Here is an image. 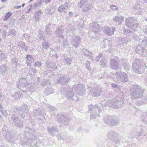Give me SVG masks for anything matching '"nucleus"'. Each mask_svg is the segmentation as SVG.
Instances as JSON below:
<instances>
[{
    "mask_svg": "<svg viewBox=\"0 0 147 147\" xmlns=\"http://www.w3.org/2000/svg\"><path fill=\"white\" fill-rule=\"evenodd\" d=\"M100 64L102 67L106 66L107 63L106 61H105V58H102V60L100 62Z\"/></svg>",
    "mask_w": 147,
    "mask_h": 147,
    "instance_id": "47",
    "label": "nucleus"
},
{
    "mask_svg": "<svg viewBox=\"0 0 147 147\" xmlns=\"http://www.w3.org/2000/svg\"><path fill=\"white\" fill-rule=\"evenodd\" d=\"M135 51L136 53H137L139 54L143 55L145 56V54L144 53L147 54L146 53V50L144 49V48L141 45H138L136 47V49L135 50Z\"/></svg>",
    "mask_w": 147,
    "mask_h": 147,
    "instance_id": "19",
    "label": "nucleus"
},
{
    "mask_svg": "<svg viewBox=\"0 0 147 147\" xmlns=\"http://www.w3.org/2000/svg\"><path fill=\"white\" fill-rule=\"evenodd\" d=\"M69 43L68 42V40L67 39H65L63 41V45L64 47H67L69 46Z\"/></svg>",
    "mask_w": 147,
    "mask_h": 147,
    "instance_id": "44",
    "label": "nucleus"
},
{
    "mask_svg": "<svg viewBox=\"0 0 147 147\" xmlns=\"http://www.w3.org/2000/svg\"><path fill=\"white\" fill-rule=\"evenodd\" d=\"M11 13L10 12H8L7 13L4 18V20L5 21L7 20V19L11 16Z\"/></svg>",
    "mask_w": 147,
    "mask_h": 147,
    "instance_id": "57",
    "label": "nucleus"
},
{
    "mask_svg": "<svg viewBox=\"0 0 147 147\" xmlns=\"http://www.w3.org/2000/svg\"><path fill=\"white\" fill-rule=\"evenodd\" d=\"M144 132V130L143 129H141L139 131H138L137 134L134 135V136H132V137L133 138L135 137L137 138V137H138V138H139L141 136L142 134H143Z\"/></svg>",
    "mask_w": 147,
    "mask_h": 147,
    "instance_id": "34",
    "label": "nucleus"
},
{
    "mask_svg": "<svg viewBox=\"0 0 147 147\" xmlns=\"http://www.w3.org/2000/svg\"><path fill=\"white\" fill-rule=\"evenodd\" d=\"M111 9L114 11H116L117 10V9L116 7L114 5H112L110 7Z\"/></svg>",
    "mask_w": 147,
    "mask_h": 147,
    "instance_id": "58",
    "label": "nucleus"
},
{
    "mask_svg": "<svg viewBox=\"0 0 147 147\" xmlns=\"http://www.w3.org/2000/svg\"><path fill=\"white\" fill-rule=\"evenodd\" d=\"M38 36L40 39H44V37L43 36V33L41 30H38Z\"/></svg>",
    "mask_w": 147,
    "mask_h": 147,
    "instance_id": "45",
    "label": "nucleus"
},
{
    "mask_svg": "<svg viewBox=\"0 0 147 147\" xmlns=\"http://www.w3.org/2000/svg\"><path fill=\"white\" fill-rule=\"evenodd\" d=\"M42 46L43 48L47 49L50 47V45L48 41L44 40L42 43Z\"/></svg>",
    "mask_w": 147,
    "mask_h": 147,
    "instance_id": "33",
    "label": "nucleus"
},
{
    "mask_svg": "<svg viewBox=\"0 0 147 147\" xmlns=\"http://www.w3.org/2000/svg\"><path fill=\"white\" fill-rule=\"evenodd\" d=\"M26 58L27 59L26 63L28 66H31L32 60H33V57L31 55H29L26 56Z\"/></svg>",
    "mask_w": 147,
    "mask_h": 147,
    "instance_id": "26",
    "label": "nucleus"
},
{
    "mask_svg": "<svg viewBox=\"0 0 147 147\" xmlns=\"http://www.w3.org/2000/svg\"><path fill=\"white\" fill-rule=\"evenodd\" d=\"M46 115V113L44 111H42V113H40L39 118L38 119L40 120H44L45 119V116Z\"/></svg>",
    "mask_w": 147,
    "mask_h": 147,
    "instance_id": "35",
    "label": "nucleus"
},
{
    "mask_svg": "<svg viewBox=\"0 0 147 147\" xmlns=\"http://www.w3.org/2000/svg\"><path fill=\"white\" fill-rule=\"evenodd\" d=\"M63 28V27H59L57 28L55 32V34L57 35L58 37H59V42H60L62 39H63L64 37V36L62 35L64 32Z\"/></svg>",
    "mask_w": 147,
    "mask_h": 147,
    "instance_id": "15",
    "label": "nucleus"
},
{
    "mask_svg": "<svg viewBox=\"0 0 147 147\" xmlns=\"http://www.w3.org/2000/svg\"><path fill=\"white\" fill-rule=\"evenodd\" d=\"M44 110H42L39 109H37L34 111V115L35 116H39L40 115V113H42V111Z\"/></svg>",
    "mask_w": 147,
    "mask_h": 147,
    "instance_id": "39",
    "label": "nucleus"
},
{
    "mask_svg": "<svg viewBox=\"0 0 147 147\" xmlns=\"http://www.w3.org/2000/svg\"><path fill=\"white\" fill-rule=\"evenodd\" d=\"M48 129L49 134L53 136H55L56 134L55 133L58 131V130L57 128L54 126H53L51 128H48Z\"/></svg>",
    "mask_w": 147,
    "mask_h": 147,
    "instance_id": "22",
    "label": "nucleus"
},
{
    "mask_svg": "<svg viewBox=\"0 0 147 147\" xmlns=\"http://www.w3.org/2000/svg\"><path fill=\"white\" fill-rule=\"evenodd\" d=\"M136 104L138 105L147 104V96L143 97L139 102H136Z\"/></svg>",
    "mask_w": 147,
    "mask_h": 147,
    "instance_id": "27",
    "label": "nucleus"
},
{
    "mask_svg": "<svg viewBox=\"0 0 147 147\" xmlns=\"http://www.w3.org/2000/svg\"><path fill=\"white\" fill-rule=\"evenodd\" d=\"M58 121L60 123L67 125L69 122V118L64 115H57Z\"/></svg>",
    "mask_w": 147,
    "mask_h": 147,
    "instance_id": "17",
    "label": "nucleus"
},
{
    "mask_svg": "<svg viewBox=\"0 0 147 147\" xmlns=\"http://www.w3.org/2000/svg\"><path fill=\"white\" fill-rule=\"evenodd\" d=\"M4 136L6 139L7 140L9 143H14L15 142V137L14 136L13 134L12 133L10 134L7 132V133L5 131L3 130V131Z\"/></svg>",
    "mask_w": 147,
    "mask_h": 147,
    "instance_id": "11",
    "label": "nucleus"
},
{
    "mask_svg": "<svg viewBox=\"0 0 147 147\" xmlns=\"http://www.w3.org/2000/svg\"><path fill=\"white\" fill-rule=\"evenodd\" d=\"M26 88L27 90H24L23 89H22V91L23 92H26L28 91H29L30 92H34L35 90L34 88V87L31 86V84H30V85H29V86H28L27 88Z\"/></svg>",
    "mask_w": 147,
    "mask_h": 147,
    "instance_id": "29",
    "label": "nucleus"
},
{
    "mask_svg": "<svg viewBox=\"0 0 147 147\" xmlns=\"http://www.w3.org/2000/svg\"><path fill=\"white\" fill-rule=\"evenodd\" d=\"M48 81L47 80H43L41 84L43 86H45V85L48 84Z\"/></svg>",
    "mask_w": 147,
    "mask_h": 147,
    "instance_id": "62",
    "label": "nucleus"
},
{
    "mask_svg": "<svg viewBox=\"0 0 147 147\" xmlns=\"http://www.w3.org/2000/svg\"><path fill=\"white\" fill-rule=\"evenodd\" d=\"M21 108L19 107H16L13 109V111L16 113H18L19 114L20 112H22V111L21 110Z\"/></svg>",
    "mask_w": 147,
    "mask_h": 147,
    "instance_id": "49",
    "label": "nucleus"
},
{
    "mask_svg": "<svg viewBox=\"0 0 147 147\" xmlns=\"http://www.w3.org/2000/svg\"><path fill=\"white\" fill-rule=\"evenodd\" d=\"M11 120L13 121L14 124L16 123V122H17L18 121H19V120L18 117L14 115H13L11 116Z\"/></svg>",
    "mask_w": 147,
    "mask_h": 147,
    "instance_id": "36",
    "label": "nucleus"
},
{
    "mask_svg": "<svg viewBox=\"0 0 147 147\" xmlns=\"http://www.w3.org/2000/svg\"><path fill=\"white\" fill-rule=\"evenodd\" d=\"M143 30L144 32L147 34V26H144L143 27Z\"/></svg>",
    "mask_w": 147,
    "mask_h": 147,
    "instance_id": "64",
    "label": "nucleus"
},
{
    "mask_svg": "<svg viewBox=\"0 0 147 147\" xmlns=\"http://www.w3.org/2000/svg\"><path fill=\"white\" fill-rule=\"evenodd\" d=\"M89 26L90 30L95 33L98 32L100 30L99 24L95 22L90 24Z\"/></svg>",
    "mask_w": 147,
    "mask_h": 147,
    "instance_id": "16",
    "label": "nucleus"
},
{
    "mask_svg": "<svg viewBox=\"0 0 147 147\" xmlns=\"http://www.w3.org/2000/svg\"><path fill=\"white\" fill-rule=\"evenodd\" d=\"M30 85V81H28L24 78H21L18 82L17 86L18 88L22 89L23 88H26Z\"/></svg>",
    "mask_w": 147,
    "mask_h": 147,
    "instance_id": "7",
    "label": "nucleus"
},
{
    "mask_svg": "<svg viewBox=\"0 0 147 147\" xmlns=\"http://www.w3.org/2000/svg\"><path fill=\"white\" fill-rule=\"evenodd\" d=\"M142 44L144 45L147 46V38H145L142 40Z\"/></svg>",
    "mask_w": 147,
    "mask_h": 147,
    "instance_id": "56",
    "label": "nucleus"
},
{
    "mask_svg": "<svg viewBox=\"0 0 147 147\" xmlns=\"http://www.w3.org/2000/svg\"><path fill=\"white\" fill-rule=\"evenodd\" d=\"M96 114V115L94 113L90 115V118L91 119H94L97 116L99 117L100 116V114H98V113H96V112H94Z\"/></svg>",
    "mask_w": 147,
    "mask_h": 147,
    "instance_id": "43",
    "label": "nucleus"
},
{
    "mask_svg": "<svg viewBox=\"0 0 147 147\" xmlns=\"http://www.w3.org/2000/svg\"><path fill=\"white\" fill-rule=\"evenodd\" d=\"M88 108L90 111L93 110V109H94L95 110L96 112L98 111L99 113H100L101 111L100 107L97 105H96L95 106L93 105H90L89 106Z\"/></svg>",
    "mask_w": 147,
    "mask_h": 147,
    "instance_id": "24",
    "label": "nucleus"
},
{
    "mask_svg": "<svg viewBox=\"0 0 147 147\" xmlns=\"http://www.w3.org/2000/svg\"><path fill=\"white\" fill-rule=\"evenodd\" d=\"M82 54L85 56L87 58H90L91 60L93 59L92 57V53L88 50L84 49L82 50Z\"/></svg>",
    "mask_w": 147,
    "mask_h": 147,
    "instance_id": "20",
    "label": "nucleus"
},
{
    "mask_svg": "<svg viewBox=\"0 0 147 147\" xmlns=\"http://www.w3.org/2000/svg\"><path fill=\"white\" fill-rule=\"evenodd\" d=\"M14 124L19 127H22L23 126V123L22 121H21L20 120Z\"/></svg>",
    "mask_w": 147,
    "mask_h": 147,
    "instance_id": "51",
    "label": "nucleus"
},
{
    "mask_svg": "<svg viewBox=\"0 0 147 147\" xmlns=\"http://www.w3.org/2000/svg\"><path fill=\"white\" fill-rule=\"evenodd\" d=\"M64 61L67 64H70L72 61V60L69 58L66 57L64 58Z\"/></svg>",
    "mask_w": 147,
    "mask_h": 147,
    "instance_id": "52",
    "label": "nucleus"
},
{
    "mask_svg": "<svg viewBox=\"0 0 147 147\" xmlns=\"http://www.w3.org/2000/svg\"><path fill=\"white\" fill-rule=\"evenodd\" d=\"M123 66L126 71H128L129 70L130 68L129 65L127 60H125L123 63Z\"/></svg>",
    "mask_w": 147,
    "mask_h": 147,
    "instance_id": "30",
    "label": "nucleus"
},
{
    "mask_svg": "<svg viewBox=\"0 0 147 147\" xmlns=\"http://www.w3.org/2000/svg\"><path fill=\"white\" fill-rule=\"evenodd\" d=\"M7 70L6 65H3L1 66H0V71L2 73H4Z\"/></svg>",
    "mask_w": 147,
    "mask_h": 147,
    "instance_id": "41",
    "label": "nucleus"
},
{
    "mask_svg": "<svg viewBox=\"0 0 147 147\" xmlns=\"http://www.w3.org/2000/svg\"><path fill=\"white\" fill-rule=\"evenodd\" d=\"M16 34V31L15 30L11 29L10 30L9 32V35L11 37L15 36Z\"/></svg>",
    "mask_w": 147,
    "mask_h": 147,
    "instance_id": "40",
    "label": "nucleus"
},
{
    "mask_svg": "<svg viewBox=\"0 0 147 147\" xmlns=\"http://www.w3.org/2000/svg\"><path fill=\"white\" fill-rule=\"evenodd\" d=\"M70 80V78L67 76L61 75L57 78V82L64 85H66Z\"/></svg>",
    "mask_w": 147,
    "mask_h": 147,
    "instance_id": "10",
    "label": "nucleus"
},
{
    "mask_svg": "<svg viewBox=\"0 0 147 147\" xmlns=\"http://www.w3.org/2000/svg\"><path fill=\"white\" fill-rule=\"evenodd\" d=\"M73 96H74L73 91L71 90L67 92L65 96L68 99L72 100L74 99Z\"/></svg>",
    "mask_w": 147,
    "mask_h": 147,
    "instance_id": "28",
    "label": "nucleus"
},
{
    "mask_svg": "<svg viewBox=\"0 0 147 147\" xmlns=\"http://www.w3.org/2000/svg\"><path fill=\"white\" fill-rule=\"evenodd\" d=\"M23 96V94L20 93V92H18L15 93L14 98L16 100H18Z\"/></svg>",
    "mask_w": 147,
    "mask_h": 147,
    "instance_id": "32",
    "label": "nucleus"
},
{
    "mask_svg": "<svg viewBox=\"0 0 147 147\" xmlns=\"http://www.w3.org/2000/svg\"><path fill=\"white\" fill-rule=\"evenodd\" d=\"M90 62H89L87 61L86 63H85V65L86 67V68L87 69H88V70H90L91 69V67L89 65Z\"/></svg>",
    "mask_w": 147,
    "mask_h": 147,
    "instance_id": "59",
    "label": "nucleus"
},
{
    "mask_svg": "<svg viewBox=\"0 0 147 147\" xmlns=\"http://www.w3.org/2000/svg\"><path fill=\"white\" fill-rule=\"evenodd\" d=\"M24 135L26 136V138H24V142H20L21 145L25 144L30 146H34L36 144V137L33 134L27 131L24 133Z\"/></svg>",
    "mask_w": 147,
    "mask_h": 147,
    "instance_id": "2",
    "label": "nucleus"
},
{
    "mask_svg": "<svg viewBox=\"0 0 147 147\" xmlns=\"http://www.w3.org/2000/svg\"><path fill=\"white\" fill-rule=\"evenodd\" d=\"M110 65L111 68L114 70L117 69L119 67L117 61L115 59H112L111 60Z\"/></svg>",
    "mask_w": 147,
    "mask_h": 147,
    "instance_id": "21",
    "label": "nucleus"
},
{
    "mask_svg": "<svg viewBox=\"0 0 147 147\" xmlns=\"http://www.w3.org/2000/svg\"><path fill=\"white\" fill-rule=\"evenodd\" d=\"M144 91L140 86L138 85H133L130 89L131 98L134 100L141 98L142 97Z\"/></svg>",
    "mask_w": 147,
    "mask_h": 147,
    "instance_id": "1",
    "label": "nucleus"
},
{
    "mask_svg": "<svg viewBox=\"0 0 147 147\" xmlns=\"http://www.w3.org/2000/svg\"><path fill=\"white\" fill-rule=\"evenodd\" d=\"M36 70L35 68H30L29 70V73L30 74L32 75L36 72Z\"/></svg>",
    "mask_w": 147,
    "mask_h": 147,
    "instance_id": "46",
    "label": "nucleus"
},
{
    "mask_svg": "<svg viewBox=\"0 0 147 147\" xmlns=\"http://www.w3.org/2000/svg\"><path fill=\"white\" fill-rule=\"evenodd\" d=\"M87 0H81L78 5L80 7V8H82V6L87 4Z\"/></svg>",
    "mask_w": 147,
    "mask_h": 147,
    "instance_id": "42",
    "label": "nucleus"
},
{
    "mask_svg": "<svg viewBox=\"0 0 147 147\" xmlns=\"http://www.w3.org/2000/svg\"><path fill=\"white\" fill-rule=\"evenodd\" d=\"M0 55L2 60H5L6 59L7 57L1 51H0Z\"/></svg>",
    "mask_w": 147,
    "mask_h": 147,
    "instance_id": "50",
    "label": "nucleus"
},
{
    "mask_svg": "<svg viewBox=\"0 0 147 147\" xmlns=\"http://www.w3.org/2000/svg\"><path fill=\"white\" fill-rule=\"evenodd\" d=\"M107 136L116 144H119L120 142L119 138V134L117 132L113 131H109L107 133Z\"/></svg>",
    "mask_w": 147,
    "mask_h": 147,
    "instance_id": "8",
    "label": "nucleus"
},
{
    "mask_svg": "<svg viewBox=\"0 0 147 147\" xmlns=\"http://www.w3.org/2000/svg\"><path fill=\"white\" fill-rule=\"evenodd\" d=\"M49 111L51 112H53L54 111H57L56 109L53 106H50L49 107Z\"/></svg>",
    "mask_w": 147,
    "mask_h": 147,
    "instance_id": "53",
    "label": "nucleus"
},
{
    "mask_svg": "<svg viewBox=\"0 0 147 147\" xmlns=\"http://www.w3.org/2000/svg\"><path fill=\"white\" fill-rule=\"evenodd\" d=\"M102 56V54L101 53L99 54V55L97 56H96V61H98L100 59V58Z\"/></svg>",
    "mask_w": 147,
    "mask_h": 147,
    "instance_id": "61",
    "label": "nucleus"
},
{
    "mask_svg": "<svg viewBox=\"0 0 147 147\" xmlns=\"http://www.w3.org/2000/svg\"><path fill=\"white\" fill-rule=\"evenodd\" d=\"M146 68H147V67L146 63L142 60L136 59L133 64V70L136 73L143 72Z\"/></svg>",
    "mask_w": 147,
    "mask_h": 147,
    "instance_id": "3",
    "label": "nucleus"
},
{
    "mask_svg": "<svg viewBox=\"0 0 147 147\" xmlns=\"http://www.w3.org/2000/svg\"><path fill=\"white\" fill-rule=\"evenodd\" d=\"M82 8L83 9V11L84 12H86L90 9L89 4H87L82 6Z\"/></svg>",
    "mask_w": 147,
    "mask_h": 147,
    "instance_id": "37",
    "label": "nucleus"
},
{
    "mask_svg": "<svg viewBox=\"0 0 147 147\" xmlns=\"http://www.w3.org/2000/svg\"><path fill=\"white\" fill-rule=\"evenodd\" d=\"M115 75L116 76L117 80L119 81L125 82L128 80L127 75L124 72H120L118 73L116 72Z\"/></svg>",
    "mask_w": 147,
    "mask_h": 147,
    "instance_id": "9",
    "label": "nucleus"
},
{
    "mask_svg": "<svg viewBox=\"0 0 147 147\" xmlns=\"http://www.w3.org/2000/svg\"><path fill=\"white\" fill-rule=\"evenodd\" d=\"M18 114L22 118H24L25 117V115L22 111V112H20Z\"/></svg>",
    "mask_w": 147,
    "mask_h": 147,
    "instance_id": "63",
    "label": "nucleus"
},
{
    "mask_svg": "<svg viewBox=\"0 0 147 147\" xmlns=\"http://www.w3.org/2000/svg\"><path fill=\"white\" fill-rule=\"evenodd\" d=\"M140 5L137 3L135 4L134 6V9L135 10H138L140 8Z\"/></svg>",
    "mask_w": 147,
    "mask_h": 147,
    "instance_id": "54",
    "label": "nucleus"
},
{
    "mask_svg": "<svg viewBox=\"0 0 147 147\" xmlns=\"http://www.w3.org/2000/svg\"><path fill=\"white\" fill-rule=\"evenodd\" d=\"M69 4L68 3H65L64 4L62 5L59 7L58 8V11L61 13L62 11H64L65 10L67 9Z\"/></svg>",
    "mask_w": 147,
    "mask_h": 147,
    "instance_id": "23",
    "label": "nucleus"
},
{
    "mask_svg": "<svg viewBox=\"0 0 147 147\" xmlns=\"http://www.w3.org/2000/svg\"><path fill=\"white\" fill-rule=\"evenodd\" d=\"M113 20L119 24L121 23L124 20L123 17L121 16H119L115 17L113 18Z\"/></svg>",
    "mask_w": 147,
    "mask_h": 147,
    "instance_id": "25",
    "label": "nucleus"
},
{
    "mask_svg": "<svg viewBox=\"0 0 147 147\" xmlns=\"http://www.w3.org/2000/svg\"><path fill=\"white\" fill-rule=\"evenodd\" d=\"M18 45L19 46L24 49V50L26 51H27V48L25 45V43L24 42H20L18 43Z\"/></svg>",
    "mask_w": 147,
    "mask_h": 147,
    "instance_id": "38",
    "label": "nucleus"
},
{
    "mask_svg": "<svg viewBox=\"0 0 147 147\" xmlns=\"http://www.w3.org/2000/svg\"><path fill=\"white\" fill-rule=\"evenodd\" d=\"M12 61L13 63H14L15 65H17V59L15 57L12 58Z\"/></svg>",
    "mask_w": 147,
    "mask_h": 147,
    "instance_id": "60",
    "label": "nucleus"
},
{
    "mask_svg": "<svg viewBox=\"0 0 147 147\" xmlns=\"http://www.w3.org/2000/svg\"><path fill=\"white\" fill-rule=\"evenodd\" d=\"M46 66L48 67H55V66H54V65L52 64V62H50L49 61H47L46 63Z\"/></svg>",
    "mask_w": 147,
    "mask_h": 147,
    "instance_id": "48",
    "label": "nucleus"
},
{
    "mask_svg": "<svg viewBox=\"0 0 147 147\" xmlns=\"http://www.w3.org/2000/svg\"><path fill=\"white\" fill-rule=\"evenodd\" d=\"M81 38L79 36H76L71 41L72 45L75 48L78 47L80 42Z\"/></svg>",
    "mask_w": 147,
    "mask_h": 147,
    "instance_id": "18",
    "label": "nucleus"
},
{
    "mask_svg": "<svg viewBox=\"0 0 147 147\" xmlns=\"http://www.w3.org/2000/svg\"><path fill=\"white\" fill-rule=\"evenodd\" d=\"M54 90L52 87H48L45 89V92L47 95H49L51 94L52 93Z\"/></svg>",
    "mask_w": 147,
    "mask_h": 147,
    "instance_id": "31",
    "label": "nucleus"
},
{
    "mask_svg": "<svg viewBox=\"0 0 147 147\" xmlns=\"http://www.w3.org/2000/svg\"><path fill=\"white\" fill-rule=\"evenodd\" d=\"M102 92V90L101 88L97 86L91 88L90 93L93 96H98L100 95Z\"/></svg>",
    "mask_w": 147,
    "mask_h": 147,
    "instance_id": "12",
    "label": "nucleus"
},
{
    "mask_svg": "<svg viewBox=\"0 0 147 147\" xmlns=\"http://www.w3.org/2000/svg\"><path fill=\"white\" fill-rule=\"evenodd\" d=\"M103 121L111 125H117L118 121L116 117L113 115H106L103 118Z\"/></svg>",
    "mask_w": 147,
    "mask_h": 147,
    "instance_id": "6",
    "label": "nucleus"
},
{
    "mask_svg": "<svg viewBox=\"0 0 147 147\" xmlns=\"http://www.w3.org/2000/svg\"><path fill=\"white\" fill-rule=\"evenodd\" d=\"M136 21L137 20L133 17L128 18L125 20V24L126 26L134 31H138L140 28V25L137 23H134V22Z\"/></svg>",
    "mask_w": 147,
    "mask_h": 147,
    "instance_id": "5",
    "label": "nucleus"
},
{
    "mask_svg": "<svg viewBox=\"0 0 147 147\" xmlns=\"http://www.w3.org/2000/svg\"><path fill=\"white\" fill-rule=\"evenodd\" d=\"M123 103L122 100L119 97H115L107 101L106 103L107 106L117 109L120 107Z\"/></svg>",
    "mask_w": 147,
    "mask_h": 147,
    "instance_id": "4",
    "label": "nucleus"
},
{
    "mask_svg": "<svg viewBox=\"0 0 147 147\" xmlns=\"http://www.w3.org/2000/svg\"><path fill=\"white\" fill-rule=\"evenodd\" d=\"M102 30L103 32L107 35L111 36L114 34L115 28L113 27L109 28L107 26L102 27Z\"/></svg>",
    "mask_w": 147,
    "mask_h": 147,
    "instance_id": "14",
    "label": "nucleus"
},
{
    "mask_svg": "<svg viewBox=\"0 0 147 147\" xmlns=\"http://www.w3.org/2000/svg\"><path fill=\"white\" fill-rule=\"evenodd\" d=\"M42 64V63L41 62L38 61L35 63L34 65L35 66L40 67H41Z\"/></svg>",
    "mask_w": 147,
    "mask_h": 147,
    "instance_id": "55",
    "label": "nucleus"
},
{
    "mask_svg": "<svg viewBox=\"0 0 147 147\" xmlns=\"http://www.w3.org/2000/svg\"><path fill=\"white\" fill-rule=\"evenodd\" d=\"M75 90L79 95L83 94L85 91V86L82 84H75L74 86Z\"/></svg>",
    "mask_w": 147,
    "mask_h": 147,
    "instance_id": "13",
    "label": "nucleus"
}]
</instances>
